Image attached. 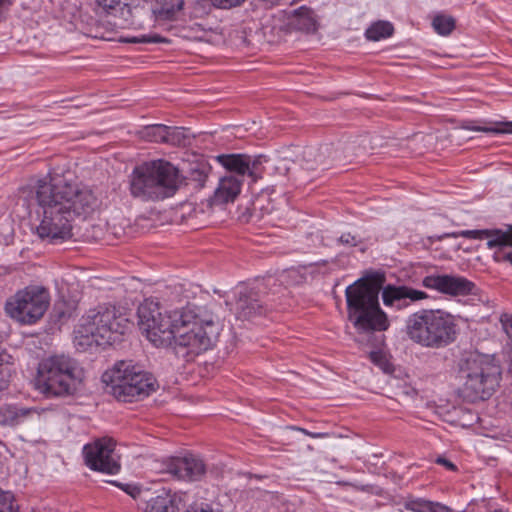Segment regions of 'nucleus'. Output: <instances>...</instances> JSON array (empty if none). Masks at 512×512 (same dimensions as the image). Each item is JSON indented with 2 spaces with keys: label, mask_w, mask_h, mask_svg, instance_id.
<instances>
[{
  "label": "nucleus",
  "mask_w": 512,
  "mask_h": 512,
  "mask_svg": "<svg viewBox=\"0 0 512 512\" xmlns=\"http://www.w3.org/2000/svg\"><path fill=\"white\" fill-rule=\"evenodd\" d=\"M84 458L86 465L92 470L108 474H116L120 470L112 439L103 438L85 445Z\"/></svg>",
  "instance_id": "nucleus-11"
},
{
  "label": "nucleus",
  "mask_w": 512,
  "mask_h": 512,
  "mask_svg": "<svg viewBox=\"0 0 512 512\" xmlns=\"http://www.w3.org/2000/svg\"><path fill=\"white\" fill-rule=\"evenodd\" d=\"M156 6L153 13L158 20H171L184 4V0H153Z\"/></svg>",
  "instance_id": "nucleus-24"
},
{
  "label": "nucleus",
  "mask_w": 512,
  "mask_h": 512,
  "mask_svg": "<svg viewBox=\"0 0 512 512\" xmlns=\"http://www.w3.org/2000/svg\"><path fill=\"white\" fill-rule=\"evenodd\" d=\"M180 183L179 170L173 164L155 160L133 170L130 192L143 201H157L173 196Z\"/></svg>",
  "instance_id": "nucleus-5"
},
{
  "label": "nucleus",
  "mask_w": 512,
  "mask_h": 512,
  "mask_svg": "<svg viewBox=\"0 0 512 512\" xmlns=\"http://www.w3.org/2000/svg\"><path fill=\"white\" fill-rule=\"evenodd\" d=\"M242 179L234 175H225L220 178L217 188L213 195L215 204H225L233 202L240 194Z\"/></svg>",
  "instance_id": "nucleus-21"
},
{
  "label": "nucleus",
  "mask_w": 512,
  "mask_h": 512,
  "mask_svg": "<svg viewBox=\"0 0 512 512\" xmlns=\"http://www.w3.org/2000/svg\"><path fill=\"white\" fill-rule=\"evenodd\" d=\"M425 288L452 297L476 294V285L465 277L454 274H432L423 278Z\"/></svg>",
  "instance_id": "nucleus-14"
},
{
  "label": "nucleus",
  "mask_w": 512,
  "mask_h": 512,
  "mask_svg": "<svg viewBox=\"0 0 512 512\" xmlns=\"http://www.w3.org/2000/svg\"><path fill=\"white\" fill-rule=\"evenodd\" d=\"M129 319L116 306L102 304L89 309L78 321L72 333V343L78 351L112 345L125 333Z\"/></svg>",
  "instance_id": "nucleus-3"
},
{
  "label": "nucleus",
  "mask_w": 512,
  "mask_h": 512,
  "mask_svg": "<svg viewBox=\"0 0 512 512\" xmlns=\"http://www.w3.org/2000/svg\"><path fill=\"white\" fill-rule=\"evenodd\" d=\"M383 281V276L375 273L356 280L345 290L347 318L358 332H383L390 326L379 303Z\"/></svg>",
  "instance_id": "nucleus-2"
},
{
  "label": "nucleus",
  "mask_w": 512,
  "mask_h": 512,
  "mask_svg": "<svg viewBox=\"0 0 512 512\" xmlns=\"http://www.w3.org/2000/svg\"><path fill=\"white\" fill-rule=\"evenodd\" d=\"M298 430L312 438H325L328 436V433H312L303 428H298Z\"/></svg>",
  "instance_id": "nucleus-41"
},
{
  "label": "nucleus",
  "mask_w": 512,
  "mask_h": 512,
  "mask_svg": "<svg viewBox=\"0 0 512 512\" xmlns=\"http://www.w3.org/2000/svg\"><path fill=\"white\" fill-rule=\"evenodd\" d=\"M185 512H223L220 505L214 502L196 500L188 506Z\"/></svg>",
  "instance_id": "nucleus-33"
},
{
  "label": "nucleus",
  "mask_w": 512,
  "mask_h": 512,
  "mask_svg": "<svg viewBox=\"0 0 512 512\" xmlns=\"http://www.w3.org/2000/svg\"><path fill=\"white\" fill-rule=\"evenodd\" d=\"M405 508L413 512H452L449 507L439 502H432L422 498L407 501Z\"/></svg>",
  "instance_id": "nucleus-26"
},
{
  "label": "nucleus",
  "mask_w": 512,
  "mask_h": 512,
  "mask_svg": "<svg viewBox=\"0 0 512 512\" xmlns=\"http://www.w3.org/2000/svg\"><path fill=\"white\" fill-rule=\"evenodd\" d=\"M432 26L439 35L448 36L455 28V20L449 15L437 14L432 20Z\"/></svg>",
  "instance_id": "nucleus-28"
},
{
  "label": "nucleus",
  "mask_w": 512,
  "mask_h": 512,
  "mask_svg": "<svg viewBox=\"0 0 512 512\" xmlns=\"http://www.w3.org/2000/svg\"><path fill=\"white\" fill-rule=\"evenodd\" d=\"M164 470L172 477L188 481H200L206 473V465L204 461L193 454L183 457H171L164 463Z\"/></svg>",
  "instance_id": "nucleus-15"
},
{
  "label": "nucleus",
  "mask_w": 512,
  "mask_h": 512,
  "mask_svg": "<svg viewBox=\"0 0 512 512\" xmlns=\"http://www.w3.org/2000/svg\"><path fill=\"white\" fill-rule=\"evenodd\" d=\"M456 328L452 314L440 309H422L407 318L405 332L412 342L425 348L439 349L455 340Z\"/></svg>",
  "instance_id": "nucleus-6"
},
{
  "label": "nucleus",
  "mask_w": 512,
  "mask_h": 512,
  "mask_svg": "<svg viewBox=\"0 0 512 512\" xmlns=\"http://www.w3.org/2000/svg\"><path fill=\"white\" fill-rule=\"evenodd\" d=\"M428 295L424 291L416 290L411 287L401 285H387L382 290V301L386 307L401 310L407 308L410 303L427 299Z\"/></svg>",
  "instance_id": "nucleus-16"
},
{
  "label": "nucleus",
  "mask_w": 512,
  "mask_h": 512,
  "mask_svg": "<svg viewBox=\"0 0 512 512\" xmlns=\"http://www.w3.org/2000/svg\"><path fill=\"white\" fill-rule=\"evenodd\" d=\"M393 25L388 21H377L371 24L366 32L365 36L368 40L379 41L390 37L393 34Z\"/></svg>",
  "instance_id": "nucleus-27"
},
{
  "label": "nucleus",
  "mask_w": 512,
  "mask_h": 512,
  "mask_svg": "<svg viewBox=\"0 0 512 512\" xmlns=\"http://www.w3.org/2000/svg\"><path fill=\"white\" fill-rule=\"evenodd\" d=\"M239 314L244 318H250L260 314L262 307L257 300L248 297H241L237 302Z\"/></svg>",
  "instance_id": "nucleus-29"
},
{
  "label": "nucleus",
  "mask_w": 512,
  "mask_h": 512,
  "mask_svg": "<svg viewBox=\"0 0 512 512\" xmlns=\"http://www.w3.org/2000/svg\"><path fill=\"white\" fill-rule=\"evenodd\" d=\"M0 512H19L14 496L9 491L0 489Z\"/></svg>",
  "instance_id": "nucleus-34"
},
{
  "label": "nucleus",
  "mask_w": 512,
  "mask_h": 512,
  "mask_svg": "<svg viewBox=\"0 0 512 512\" xmlns=\"http://www.w3.org/2000/svg\"><path fill=\"white\" fill-rule=\"evenodd\" d=\"M138 326L155 347H171L176 354L193 359L218 340L220 324L208 313L190 309L162 311L159 303L145 300L138 307Z\"/></svg>",
  "instance_id": "nucleus-1"
},
{
  "label": "nucleus",
  "mask_w": 512,
  "mask_h": 512,
  "mask_svg": "<svg viewBox=\"0 0 512 512\" xmlns=\"http://www.w3.org/2000/svg\"><path fill=\"white\" fill-rule=\"evenodd\" d=\"M48 306L49 297L44 289L26 288L6 302L5 310L17 322L31 325L43 317Z\"/></svg>",
  "instance_id": "nucleus-9"
},
{
  "label": "nucleus",
  "mask_w": 512,
  "mask_h": 512,
  "mask_svg": "<svg viewBox=\"0 0 512 512\" xmlns=\"http://www.w3.org/2000/svg\"><path fill=\"white\" fill-rule=\"evenodd\" d=\"M35 388L47 398L61 396L64 393V360L53 356L43 360L34 379Z\"/></svg>",
  "instance_id": "nucleus-10"
},
{
  "label": "nucleus",
  "mask_w": 512,
  "mask_h": 512,
  "mask_svg": "<svg viewBox=\"0 0 512 512\" xmlns=\"http://www.w3.org/2000/svg\"><path fill=\"white\" fill-rule=\"evenodd\" d=\"M182 37L192 41L217 44L222 41V34L216 29H206L199 23H193L182 29Z\"/></svg>",
  "instance_id": "nucleus-23"
},
{
  "label": "nucleus",
  "mask_w": 512,
  "mask_h": 512,
  "mask_svg": "<svg viewBox=\"0 0 512 512\" xmlns=\"http://www.w3.org/2000/svg\"><path fill=\"white\" fill-rule=\"evenodd\" d=\"M11 4H12L11 0H0V8L4 7V6L11 5Z\"/></svg>",
  "instance_id": "nucleus-45"
},
{
  "label": "nucleus",
  "mask_w": 512,
  "mask_h": 512,
  "mask_svg": "<svg viewBox=\"0 0 512 512\" xmlns=\"http://www.w3.org/2000/svg\"><path fill=\"white\" fill-rule=\"evenodd\" d=\"M437 463L438 464H441V465H444L445 467H447L448 469L450 470H454L455 469V465L450 462L449 460L445 459V458H438L437 459Z\"/></svg>",
  "instance_id": "nucleus-42"
},
{
  "label": "nucleus",
  "mask_w": 512,
  "mask_h": 512,
  "mask_svg": "<svg viewBox=\"0 0 512 512\" xmlns=\"http://www.w3.org/2000/svg\"><path fill=\"white\" fill-rule=\"evenodd\" d=\"M259 2H262L264 6L270 7L275 4H277L280 0H258Z\"/></svg>",
  "instance_id": "nucleus-43"
},
{
  "label": "nucleus",
  "mask_w": 512,
  "mask_h": 512,
  "mask_svg": "<svg viewBox=\"0 0 512 512\" xmlns=\"http://www.w3.org/2000/svg\"><path fill=\"white\" fill-rule=\"evenodd\" d=\"M504 259L507 260L508 262H510L512 264V252L510 253H507L505 256H504Z\"/></svg>",
  "instance_id": "nucleus-47"
},
{
  "label": "nucleus",
  "mask_w": 512,
  "mask_h": 512,
  "mask_svg": "<svg viewBox=\"0 0 512 512\" xmlns=\"http://www.w3.org/2000/svg\"><path fill=\"white\" fill-rule=\"evenodd\" d=\"M166 143L180 145L185 139V130L179 127L166 126Z\"/></svg>",
  "instance_id": "nucleus-36"
},
{
  "label": "nucleus",
  "mask_w": 512,
  "mask_h": 512,
  "mask_svg": "<svg viewBox=\"0 0 512 512\" xmlns=\"http://www.w3.org/2000/svg\"><path fill=\"white\" fill-rule=\"evenodd\" d=\"M379 356H380V355H379V353H377V352H372V353L370 354V357H371L372 361H374V362H377V361H378Z\"/></svg>",
  "instance_id": "nucleus-46"
},
{
  "label": "nucleus",
  "mask_w": 512,
  "mask_h": 512,
  "mask_svg": "<svg viewBox=\"0 0 512 512\" xmlns=\"http://www.w3.org/2000/svg\"><path fill=\"white\" fill-rule=\"evenodd\" d=\"M459 235L468 239H486L490 249L512 247V226L507 230H465Z\"/></svg>",
  "instance_id": "nucleus-17"
},
{
  "label": "nucleus",
  "mask_w": 512,
  "mask_h": 512,
  "mask_svg": "<svg viewBox=\"0 0 512 512\" xmlns=\"http://www.w3.org/2000/svg\"><path fill=\"white\" fill-rule=\"evenodd\" d=\"M68 234H69V231H68V227L66 226V232H65L66 238L68 237Z\"/></svg>",
  "instance_id": "nucleus-50"
},
{
  "label": "nucleus",
  "mask_w": 512,
  "mask_h": 512,
  "mask_svg": "<svg viewBox=\"0 0 512 512\" xmlns=\"http://www.w3.org/2000/svg\"><path fill=\"white\" fill-rule=\"evenodd\" d=\"M100 206L98 198L86 186L66 185V221L85 220Z\"/></svg>",
  "instance_id": "nucleus-12"
},
{
  "label": "nucleus",
  "mask_w": 512,
  "mask_h": 512,
  "mask_svg": "<svg viewBox=\"0 0 512 512\" xmlns=\"http://www.w3.org/2000/svg\"><path fill=\"white\" fill-rule=\"evenodd\" d=\"M166 126L161 124L151 125L144 129L143 136L149 141L166 143Z\"/></svg>",
  "instance_id": "nucleus-32"
},
{
  "label": "nucleus",
  "mask_w": 512,
  "mask_h": 512,
  "mask_svg": "<svg viewBox=\"0 0 512 512\" xmlns=\"http://www.w3.org/2000/svg\"><path fill=\"white\" fill-rule=\"evenodd\" d=\"M460 395L469 402L491 397L501 378V366L493 356L479 352L464 355L458 364Z\"/></svg>",
  "instance_id": "nucleus-4"
},
{
  "label": "nucleus",
  "mask_w": 512,
  "mask_h": 512,
  "mask_svg": "<svg viewBox=\"0 0 512 512\" xmlns=\"http://www.w3.org/2000/svg\"><path fill=\"white\" fill-rule=\"evenodd\" d=\"M83 285L80 280L71 281L68 283L69 300H66V312L74 311L81 300Z\"/></svg>",
  "instance_id": "nucleus-30"
},
{
  "label": "nucleus",
  "mask_w": 512,
  "mask_h": 512,
  "mask_svg": "<svg viewBox=\"0 0 512 512\" xmlns=\"http://www.w3.org/2000/svg\"><path fill=\"white\" fill-rule=\"evenodd\" d=\"M184 506V494L162 491L147 502L145 512H179Z\"/></svg>",
  "instance_id": "nucleus-19"
},
{
  "label": "nucleus",
  "mask_w": 512,
  "mask_h": 512,
  "mask_svg": "<svg viewBox=\"0 0 512 512\" xmlns=\"http://www.w3.org/2000/svg\"><path fill=\"white\" fill-rule=\"evenodd\" d=\"M98 8L102 9L108 14L120 13L122 22L120 26H135L138 25L136 16L140 13L139 9H132L130 4L126 3V0H95Z\"/></svg>",
  "instance_id": "nucleus-20"
},
{
  "label": "nucleus",
  "mask_w": 512,
  "mask_h": 512,
  "mask_svg": "<svg viewBox=\"0 0 512 512\" xmlns=\"http://www.w3.org/2000/svg\"><path fill=\"white\" fill-rule=\"evenodd\" d=\"M31 409L18 407L16 405H4L0 407V424L14 426L26 417Z\"/></svg>",
  "instance_id": "nucleus-25"
},
{
  "label": "nucleus",
  "mask_w": 512,
  "mask_h": 512,
  "mask_svg": "<svg viewBox=\"0 0 512 512\" xmlns=\"http://www.w3.org/2000/svg\"><path fill=\"white\" fill-rule=\"evenodd\" d=\"M86 371L76 360L66 361V394H75L84 390Z\"/></svg>",
  "instance_id": "nucleus-22"
},
{
  "label": "nucleus",
  "mask_w": 512,
  "mask_h": 512,
  "mask_svg": "<svg viewBox=\"0 0 512 512\" xmlns=\"http://www.w3.org/2000/svg\"><path fill=\"white\" fill-rule=\"evenodd\" d=\"M36 198L44 209V217L36 228L38 236L51 243L64 238V177L55 171L40 179Z\"/></svg>",
  "instance_id": "nucleus-8"
},
{
  "label": "nucleus",
  "mask_w": 512,
  "mask_h": 512,
  "mask_svg": "<svg viewBox=\"0 0 512 512\" xmlns=\"http://www.w3.org/2000/svg\"><path fill=\"white\" fill-rule=\"evenodd\" d=\"M508 372L512 375V348H511V351L509 353V368H508Z\"/></svg>",
  "instance_id": "nucleus-44"
},
{
  "label": "nucleus",
  "mask_w": 512,
  "mask_h": 512,
  "mask_svg": "<svg viewBox=\"0 0 512 512\" xmlns=\"http://www.w3.org/2000/svg\"><path fill=\"white\" fill-rule=\"evenodd\" d=\"M119 487H121L122 490H124L127 494H129L132 498L136 499L141 494V489L132 484H117Z\"/></svg>",
  "instance_id": "nucleus-38"
},
{
  "label": "nucleus",
  "mask_w": 512,
  "mask_h": 512,
  "mask_svg": "<svg viewBox=\"0 0 512 512\" xmlns=\"http://www.w3.org/2000/svg\"><path fill=\"white\" fill-rule=\"evenodd\" d=\"M286 24L290 29L308 33L315 32L318 27L317 16L306 6L286 12Z\"/></svg>",
  "instance_id": "nucleus-18"
},
{
  "label": "nucleus",
  "mask_w": 512,
  "mask_h": 512,
  "mask_svg": "<svg viewBox=\"0 0 512 512\" xmlns=\"http://www.w3.org/2000/svg\"><path fill=\"white\" fill-rule=\"evenodd\" d=\"M328 150H329V149H328V147H326V148L324 149V151H321V152L319 153L318 158H321V157L324 155V153H325L326 151H328Z\"/></svg>",
  "instance_id": "nucleus-48"
},
{
  "label": "nucleus",
  "mask_w": 512,
  "mask_h": 512,
  "mask_svg": "<svg viewBox=\"0 0 512 512\" xmlns=\"http://www.w3.org/2000/svg\"><path fill=\"white\" fill-rule=\"evenodd\" d=\"M340 242L344 244L356 245V239L350 234H344L340 237Z\"/></svg>",
  "instance_id": "nucleus-40"
},
{
  "label": "nucleus",
  "mask_w": 512,
  "mask_h": 512,
  "mask_svg": "<svg viewBox=\"0 0 512 512\" xmlns=\"http://www.w3.org/2000/svg\"><path fill=\"white\" fill-rule=\"evenodd\" d=\"M217 4L223 8L233 7L240 5L245 0H214Z\"/></svg>",
  "instance_id": "nucleus-39"
},
{
  "label": "nucleus",
  "mask_w": 512,
  "mask_h": 512,
  "mask_svg": "<svg viewBox=\"0 0 512 512\" xmlns=\"http://www.w3.org/2000/svg\"><path fill=\"white\" fill-rule=\"evenodd\" d=\"M472 131L492 133V134H508L512 133V122H498L491 126H473L466 127Z\"/></svg>",
  "instance_id": "nucleus-31"
},
{
  "label": "nucleus",
  "mask_w": 512,
  "mask_h": 512,
  "mask_svg": "<svg viewBox=\"0 0 512 512\" xmlns=\"http://www.w3.org/2000/svg\"><path fill=\"white\" fill-rule=\"evenodd\" d=\"M253 209L260 210L262 213V217H264L266 215L267 216L271 215L273 213V211L275 210V207H274V205L271 204V199H270L269 195L262 194L254 202Z\"/></svg>",
  "instance_id": "nucleus-35"
},
{
  "label": "nucleus",
  "mask_w": 512,
  "mask_h": 512,
  "mask_svg": "<svg viewBox=\"0 0 512 512\" xmlns=\"http://www.w3.org/2000/svg\"><path fill=\"white\" fill-rule=\"evenodd\" d=\"M217 161L229 172L236 173L235 177L243 180L247 176L255 183L264 173L263 156L252 157L246 154H222L216 157Z\"/></svg>",
  "instance_id": "nucleus-13"
},
{
  "label": "nucleus",
  "mask_w": 512,
  "mask_h": 512,
  "mask_svg": "<svg viewBox=\"0 0 512 512\" xmlns=\"http://www.w3.org/2000/svg\"><path fill=\"white\" fill-rule=\"evenodd\" d=\"M127 43H159L166 42L165 38H162L159 35H142L140 37H129L123 40Z\"/></svg>",
  "instance_id": "nucleus-37"
},
{
  "label": "nucleus",
  "mask_w": 512,
  "mask_h": 512,
  "mask_svg": "<svg viewBox=\"0 0 512 512\" xmlns=\"http://www.w3.org/2000/svg\"><path fill=\"white\" fill-rule=\"evenodd\" d=\"M101 379L106 393L122 402L140 400L157 388L155 378L132 361H117Z\"/></svg>",
  "instance_id": "nucleus-7"
},
{
  "label": "nucleus",
  "mask_w": 512,
  "mask_h": 512,
  "mask_svg": "<svg viewBox=\"0 0 512 512\" xmlns=\"http://www.w3.org/2000/svg\"><path fill=\"white\" fill-rule=\"evenodd\" d=\"M74 108H75V107H74L73 105H68V106H66V109H68V110H69V112H70L72 109H74Z\"/></svg>",
  "instance_id": "nucleus-49"
}]
</instances>
